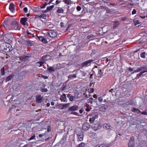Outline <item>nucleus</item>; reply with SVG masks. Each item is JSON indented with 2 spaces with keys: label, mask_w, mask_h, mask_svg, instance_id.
<instances>
[{
  "label": "nucleus",
  "mask_w": 147,
  "mask_h": 147,
  "mask_svg": "<svg viewBox=\"0 0 147 147\" xmlns=\"http://www.w3.org/2000/svg\"><path fill=\"white\" fill-rule=\"evenodd\" d=\"M20 29V27L18 25V24L16 21H13L11 24V28L10 30H19Z\"/></svg>",
  "instance_id": "obj_1"
},
{
  "label": "nucleus",
  "mask_w": 147,
  "mask_h": 147,
  "mask_svg": "<svg viewBox=\"0 0 147 147\" xmlns=\"http://www.w3.org/2000/svg\"><path fill=\"white\" fill-rule=\"evenodd\" d=\"M93 61V60L91 59H89L86 61H85L82 63V67H86L87 66H90L91 62Z\"/></svg>",
  "instance_id": "obj_2"
},
{
  "label": "nucleus",
  "mask_w": 147,
  "mask_h": 147,
  "mask_svg": "<svg viewBox=\"0 0 147 147\" xmlns=\"http://www.w3.org/2000/svg\"><path fill=\"white\" fill-rule=\"evenodd\" d=\"M28 55H22L19 57L20 60L21 61L23 62L28 61L29 60V58L30 57V55L29 54H28Z\"/></svg>",
  "instance_id": "obj_3"
},
{
  "label": "nucleus",
  "mask_w": 147,
  "mask_h": 147,
  "mask_svg": "<svg viewBox=\"0 0 147 147\" xmlns=\"http://www.w3.org/2000/svg\"><path fill=\"white\" fill-rule=\"evenodd\" d=\"M48 34L51 38H55L57 36V33L56 32L53 30H49L47 32Z\"/></svg>",
  "instance_id": "obj_4"
},
{
  "label": "nucleus",
  "mask_w": 147,
  "mask_h": 147,
  "mask_svg": "<svg viewBox=\"0 0 147 147\" xmlns=\"http://www.w3.org/2000/svg\"><path fill=\"white\" fill-rule=\"evenodd\" d=\"M135 144V140L134 137L132 136L130 137L129 143H128V146L129 147H134Z\"/></svg>",
  "instance_id": "obj_5"
},
{
  "label": "nucleus",
  "mask_w": 147,
  "mask_h": 147,
  "mask_svg": "<svg viewBox=\"0 0 147 147\" xmlns=\"http://www.w3.org/2000/svg\"><path fill=\"white\" fill-rule=\"evenodd\" d=\"M47 132L46 131L44 133L40 134L38 136L40 138H42V139L43 140H48L49 138H47V137H48V134H47Z\"/></svg>",
  "instance_id": "obj_6"
},
{
  "label": "nucleus",
  "mask_w": 147,
  "mask_h": 147,
  "mask_svg": "<svg viewBox=\"0 0 147 147\" xmlns=\"http://www.w3.org/2000/svg\"><path fill=\"white\" fill-rule=\"evenodd\" d=\"M75 132L77 136L84 134L82 130L80 127H77L76 129Z\"/></svg>",
  "instance_id": "obj_7"
},
{
  "label": "nucleus",
  "mask_w": 147,
  "mask_h": 147,
  "mask_svg": "<svg viewBox=\"0 0 147 147\" xmlns=\"http://www.w3.org/2000/svg\"><path fill=\"white\" fill-rule=\"evenodd\" d=\"M133 102L131 100H129L128 102L124 103L123 104V107H128L129 105H133Z\"/></svg>",
  "instance_id": "obj_8"
},
{
  "label": "nucleus",
  "mask_w": 147,
  "mask_h": 147,
  "mask_svg": "<svg viewBox=\"0 0 147 147\" xmlns=\"http://www.w3.org/2000/svg\"><path fill=\"white\" fill-rule=\"evenodd\" d=\"M43 97L41 95H37L36 97V102L38 103H40Z\"/></svg>",
  "instance_id": "obj_9"
},
{
  "label": "nucleus",
  "mask_w": 147,
  "mask_h": 147,
  "mask_svg": "<svg viewBox=\"0 0 147 147\" xmlns=\"http://www.w3.org/2000/svg\"><path fill=\"white\" fill-rule=\"evenodd\" d=\"M4 27L5 28L8 27L9 26V19L8 18H6L3 23Z\"/></svg>",
  "instance_id": "obj_10"
},
{
  "label": "nucleus",
  "mask_w": 147,
  "mask_h": 147,
  "mask_svg": "<svg viewBox=\"0 0 147 147\" xmlns=\"http://www.w3.org/2000/svg\"><path fill=\"white\" fill-rule=\"evenodd\" d=\"M103 127L104 129L109 131L112 130V127L110 124H104L103 125Z\"/></svg>",
  "instance_id": "obj_11"
},
{
  "label": "nucleus",
  "mask_w": 147,
  "mask_h": 147,
  "mask_svg": "<svg viewBox=\"0 0 147 147\" xmlns=\"http://www.w3.org/2000/svg\"><path fill=\"white\" fill-rule=\"evenodd\" d=\"M88 136L91 138H94L97 137V135L96 133H95L91 131L89 133Z\"/></svg>",
  "instance_id": "obj_12"
},
{
  "label": "nucleus",
  "mask_w": 147,
  "mask_h": 147,
  "mask_svg": "<svg viewBox=\"0 0 147 147\" xmlns=\"http://www.w3.org/2000/svg\"><path fill=\"white\" fill-rule=\"evenodd\" d=\"M90 127V125L88 123H86L83 125L82 128L83 130H87L89 129Z\"/></svg>",
  "instance_id": "obj_13"
},
{
  "label": "nucleus",
  "mask_w": 147,
  "mask_h": 147,
  "mask_svg": "<svg viewBox=\"0 0 147 147\" xmlns=\"http://www.w3.org/2000/svg\"><path fill=\"white\" fill-rule=\"evenodd\" d=\"M78 105H74L69 107L68 109V111H75L78 110Z\"/></svg>",
  "instance_id": "obj_14"
},
{
  "label": "nucleus",
  "mask_w": 147,
  "mask_h": 147,
  "mask_svg": "<svg viewBox=\"0 0 147 147\" xmlns=\"http://www.w3.org/2000/svg\"><path fill=\"white\" fill-rule=\"evenodd\" d=\"M48 67L47 70L50 73H51L55 71L57 69L56 68H54L52 66L49 67V65H47Z\"/></svg>",
  "instance_id": "obj_15"
},
{
  "label": "nucleus",
  "mask_w": 147,
  "mask_h": 147,
  "mask_svg": "<svg viewBox=\"0 0 147 147\" xmlns=\"http://www.w3.org/2000/svg\"><path fill=\"white\" fill-rule=\"evenodd\" d=\"M10 10L13 13H14L15 11V5L12 3H10Z\"/></svg>",
  "instance_id": "obj_16"
},
{
  "label": "nucleus",
  "mask_w": 147,
  "mask_h": 147,
  "mask_svg": "<svg viewBox=\"0 0 147 147\" xmlns=\"http://www.w3.org/2000/svg\"><path fill=\"white\" fill-rule=\"evenodd\" d=\"M98 117V115L97 114L93 116L92 118L90 119L89 121L91 123H93L95 119L97 118Z\"/></svg>",
  "instance_id": "obj_17"
},
{
  "label": "nucleus",
  "mask_w": 147,
  "mask_h": 147,
  "mask_svg": "<svg viewBox=\"0 0 147 147\" xmlns=\"http://www.w3.org/2000/svg\"><path fill=\"white\" fill-rule=\"evenodd\" d=\"M47 16L45 14H43L39 16L38 15H37L36 16L35 18L36 19L38 18H43L45 19H46Z\"/></svg>",
  "instance_id": "obj_18"
},
{
  "label": "nucleus",
  "mask_w": 147,
  "mask_h": 147,
  "mask_svg": "<svg viewBox=\"0 0 147 147\" xmlns=\"http://www.w3.org/2000/svg\"><path fill=\"white\" fill-rule=\"evenodd\" d=\"M140 69L141 72H144V73L147 72V66H142Z\"/></svg>",
  "instance_id": "obj_19"
},
{
  "label": "nucleus",
  "mask_w": 147,
  "mask_h": 147,
  "mask_svg": "<svg viewBox=\"0 0 147 147\" xmlns=\"http://www.w3.org/2000/svg\"><path fill=\"white\" fill-rule=\"evenodd\" d=\"M60 100L61 101H63L65 102H67V100L65 94H63L61 96Z\"/></svg>",
  "instance_id": "obj_20"
},
{
  "label": "nucleus",
  "mask_w": 147,
  "mask_h": 147,
  "mask_svg": "<svg viewBox=\"0 0 147 147\" xmlns=\"http://www.w3.org/2000/svg\"><path fill=\"white\" fill-rule=\"evenodd\" d=\"M28 21V18H22L20 20V22L23 25L26 24V22Z\"/></svg>",
  "instance_id": "obj_21"
},
{
  "label": "nucleus",
  "mask_w": 147,
  "mask_h": 147,
  "mask_svg": "<svg viewBox=\"0 0 147 147\" xmlns=\"http://www.w3.org/2000/svg\"><path fill=\"white\" fill-rule=\"evenodd\" d=\"M51 57L50 56L48 55H45L43 56L41 58V59L42 60H44L45 61H47L49 59H50Z\"/></svg>",
  "instance_id": "obj_22"
},
{
  "label": "nucleus",
  "mask_w": 147,
  "mask_h": 147,
  "mask_svg": "<svg viewBox=\"0 0 147 147\" xmlns=\"http://www.w3.org/2000/svg\"><path fill=\"white\" fill-rule=\"evenodd\" d=\"M69 103H65L62 105L63 107L61 108V109H65L69 106Z\"/></svg>",
  "instance_id": "obj_23"
},
{
  "label": "nucleus",
  "mask_w": 147,
  "mask_h": 147,
  "mask_svg": "<svg viewBox=\"0 0 147 147\" xmlns=\"http://www.w3.org/2000/svg\"><path fill=\"white\" fill-rule=\"evenodd\" d=\"M26 42L28 46L31 47L33 45V43L29 40H26Z\"/></svg>",
  "instance_id": "obj_24"
},
{
  "label": "nucleus",
  "mask_w": 147,
  "mask_h": 147,
  "mask_svg": "<svg viewBox=\"0 0 147 147\" xmlns=\"http://www.w3.org/2000/svg\"><path fill=\"white\" fill-rule=\"evenodd\" d=\"M64 12V10L62 9V8L59 7L57 11V12L59 13H62Z\"/></svg>",
  "instance_id": "obj_25"
},
{
  "label": "nucleus",
  "mask_w": 147,
  "mask_h": 147,
  "mask_svg": "<svg viewBox=\"0 0 147 147\" xmlns=\"http://www.w3.org/2000/svg\"><path fill=\"white\" fill-rule=\"evenodd\" d=\"M132 111L134 113H136L138 114L140 112V111L139 109L135 108H132Z\"/></svg>",
  "instance_id": "obj_26"
},
{
  "label": "nucleus",
  "mask_w": 147,
  "mask_h": 147,
  "mask_svg": "<svg viewBox=\"0 0 147 147\" xmlns=\"http://www.w3.org/2000/svg\"><path fill=\"white\" fill-rule=\"evenodd\" d=\"M69 80L68 79V80L67 81H66L64 83L63 85V87L62 89V91L66 89V88L67 87V86H66L67 83Z\"/></svg>",
  "instance_id": "obj_27"
},
{
  "label": "nucleus",
  "mask_w": 147,
  "mask_h": 147,
  "mask_svg": "<svg viewBox=\"0 0 147 147\" xmlns=\"http://www.w3.org/2000/svg\"><path fill=\"white\" fill-rule=\"evenodd\" d=\"M54 6L52 5L51 6H48L47 7V10L48 12L51 11L54 8Z\"/></svg>",
  "instance_id": "obj_28"
},
{
  "label": "nucleus",
  "mask_w": 147,
  "mask_h": 147,
  "mask_svg": "<svg viewBox=\"0 0 147 147\" xmlns=\"http://www.w3.org/2000/svg\"><path fill=\"white\" fill-rule=\"evenodd\" d=\"M77 136L80 141H82L83 140V137L84 136V134L78 135Z\"/></svg>",
  "instance_id": "obj_29"
},
{
  "label": "nucleus",
  "mask_w": 147,
  "mask_h": 147,
  "mask_svg": "<svg viewBox=\"0 0 147 147\" xmlns=\"http://www.w3.org/2000/svg\"><path fill=\"white\" fill-rule=\"evenodd\" d=\"M68 78L72 79L73 78H75L76 77V75L75 74H71L68 76Z\"/></svg>",
  "instance_id": "obj_30"
},
{
  "label": "nucleus",
  "mask_w": 147,
  "mask_h": 147,
  "mask_svg": "<svg viewBox=\"0 0 147 147\" xmlns=\"http://www.w3.org/2000/svg\"><path fill=\"white\" fill-rule=\"evenodd\" d=\"M119 24L118 21H115L114 24L113 26V28H116Z\"/></svg>",
  "instance_id": "obj_31"
},
{
  "label": "nucleus",
  "mask_w": 147,
  "mask_h": 147,
  "mask_svg": "<svg viewBox=\"0 0 147 147\" xmlns=\"http://www.w3.org/2000/svg\"><path fill=\"white\" fill-rule=\"evenodd\" d=\"M99 147H108V144L103 143L100 145L99 144Z\"/></svg>",
  "instance_id": "obj_32"
},
{
  "label": "nucleus",
  "mask_w": 147,
  "mask_h": 147,
  "mask_svg": "<svg viewBox=\"0 0 147 147\" xmlns=\"http://www.w3.org/2000/svg\"><path fill=\"white\" fill-rule=\"evenodd\" d=\"M103 74V72H102L101 70L100 69L98 71V75L99 77H101Z\"/></svg>",
  "instance_id": "obj_33"
},
{
  "label": "nucleus",
  "mask_w": 147,
  "mask_h": 147,
  "mask_svg": "<svg viewBox=\"0 0 147 147\" xmlns=\"http://www.w3.org/2000/svg\"><path fill=\"white\" fill-rule=\"evenodd\" d=\"M1 72L2 75H4L5 74V69L4 67H3L1 69Z\"/></svg>",
  "instance_id": "obj_34"
},
{
  "label": "nucleus",
  "mask_w": 147,
  "mask_h": 147,
  "mask_svg": "<svg viewBox=\"0 0 147 147\" xmlns=\"http://www.w3.org/2000/svg\"><path fill=\"white\" fill-rule=\"evenodd\" d=\"M85 146V144L84 143L82 142L79 144L76 147H84Z\"/></svg>",
  "instance_id": "obj_35"
},
{
  "label": "nucleus",
  "mask_w": 147,
  "mask_h": 147,
  "mask_svg": "<svg viewBox=\"0 0 147 147\" xmlns=\"http://www.w3.org/2000/svg\"><path fill=\"white\" fill-rule=\"evenodd\" d=\"M144 73V72H140L139 74H137L136 76V78H138L142 74Z\"/></svg>",
  "instance_id": "obj_36"
},
{
  "label": "nucleus",
  "mask_w": 147,
  "mask_h": 147,
  "mask_svg": "<svg viewBox=\"0 0 147 147\" xmlns=\"http://www.w3.org/2000/svg\"><path fill=\"white\" fill-rule=\"evenodd\" d=\"M43 43L46 44L48 42L46 38H45L44 37L43 38L42 40L41 41Z\"/></svg>",
  "instance_id": "obj_37"
},
{
  "label": "nucleus",
  "mask_w": 147,
  "mask_h": 147,
  "mask_svg": "<svg viewBox=\"0 0 147 147\" xmlns=\"http://www.w3.org/2000/svg\"><path fill=\"white\" fill-rule=\"evenodd\" d=\"M145 53L143 52L140 54L141 57L142 58H145Z\"/></svg>",
  "instance_id": "obj_38"
},
{
  "label": "nucleus",
  "mask_w": 147,
  "mask_h": 147,
  "mask_svg": "<svg viewBox=\"0 0 147 147\" xmlns=\"http://www.w3.org/2000/svg\"><path fill=\"white\" fill-rule=\"evenodd\" d=\"M100 111L104 112L105 110V108L104 106H102L100 108Z\"/></svg>",
  "instance_id": "obj_39"
},
{
  "label": "nucleus",
  "mask_w": 147,
  "mask_h": 147,
  "mask_svg": "<svg viewBox=\"0 0 147 147\" xmlns=\"http://www.w3.org/2000/svg\"><path fill=\"white\" fill-rule=\"evenodd\" d=\"M48 5V3L47 2H45V4L42 5V6H40V7L41 8H44L46 6Z\"/></svg>",
  "instance_id": "obj_40"
},
{
  "label": "nucleus",
  "mask_w": 147,
  "mask_h": 147,
  "mask_svg": "<svg viewBox=\"0 0 147 147\" xmlns=\"http://www.w3.org/2000/svg\"><path fill=\"white\" fill-rule=\"evenodd\" d=\"M48 90L46 88H41V91L42 92H46L48 91Z\"/></svg>",
  "instance_id": "obj_41"
},
{
  "label": "nucleus",
  "mask_w": 147,
  "mask_h": 147,
  "mask_svg": "<svg viewBox=\"0 0 147 147\" xmlns=\"http://www.w3.org/2000/svg\"><path fill=\"white\" fill-rule=\"evenodd\" d=\"M80 72L81 75L83 76H85L86 74L83 71L80 70Z\"/></svg>",
  "instance_id": "obj_42"
},
{
  "label": "nucleus",
  "mask_w": 147,
  "mask_h": 147,
  "mask_svg": "<svg viewBox=\"0 0 147 147\" xmlns=\"http://www.w3.org/2000/svg\"><path fill=\"white\" fill-rule=\"evenodd\" d=\"M70 0H65L64 2L66 4L69 5L70 4Z\"/></svg>",
  "instance_id": "obj_43"
},
{
  "label": "nucleus",
  "mask_w": 147,
  "mask_h": 147,
  "mask_svg": "<svg viewBox=\"0 0 147 147\" xmlns=\"http://www.w3.org/2000/svg\"><path fill=\"white\" fill-rule=\"evenodd\" d=\"M121 134H118L116 136L115 139H118L119 138H121Z\"/></svg>",
  "instance_id": "obj_44"
},
{
  "label": "nucleus",
  "mask_w": 147,
  "mask_h": 147,
  "mask_svg": "<svg viewBox=\"0 0 147 147\" xmlns=\"http://www.w3.org/2000/svg\"><path fill=\"white\" fill-rule=\"evenodd\" d=\"M93 100V98H89V99L88 100V102H90L91 104H92V100Z\"/></svg>",
  "instance_id": "obj_45"
},
{
  "label": "nucleus",
  "mask_w": 147,
  "mask_h": 147,
  "mask_svg": "<svg viewBox=\"0 0 147 147\" xmlns=\"http://www.w3.org/2000/svg\"><path fill=\"white\" fill-rule=\"evenodd\" d=\"M36 63L39 64H40V65L39 66V67L42 66L43 64V63L42 61H39L37 62Z\"/></svg>",
  "instance_id": "obj_46"
},
{
  "label": "nucleus",
  "mask_w": 147,
  "mask_h": 147,
  "mask_svg": "<svg viewBox=\"0 0 147 147\" xmlns=\"http://www.w3.org/2000/svg\"><path fill=\"white\" fill-rule=\"evenodd\" d=\"M75 98V97L74 96H71L70 97V98H69V100L71 101H72L73 100H74V98Z\"/></svg>",
  "instance_id": "obj_47"
},
{
  "label": "nucleus",
  "mask_w": 147,
  "mask_h": 147,
  "mask_svg": "<svg viewBox=\"0 0 147 147\" xmlns=\"http://www.w3.org/2000/svg\"><path fill=\"white\" fill-rule=\"evenodd\" d=\"M140 23V22H139V21L138 20L134 22V25L136 26L139 24Z\"/></svg>",
  "instance_id": "obj_48"
},
{
  "label": "nucleus",
  "mask_w": 147,
  "mask_h": 147,
  "mask_svg": "<svg viewBox=\"0 0 147 147\" xmlns=\"http://www.w3.org/2000/svg\"><path fill=\"white\" fill-rule=\"evenodd\" d=\"M51 131V127L50 126H48L47 129V132H50Z\"/></svg>",
  "instance_id": "obj_49"
},
{
  "label": "nucleus",
  "mask_w": 147,
  "mask_h": 147,
  "mask_svg": "<svg viewBox=\"0 0 147 147\" xmlns=\"http://www.w3.org/2000/svg\"><path fill=\"white\" fill-rule=\"evenodd\" d=\"M7 44H8V47L7 48H5V47L4 48L3 47L2 49V50H7V49H8V51H9V45H9V44L8 43H7Z\"/></svg>",
  "instance_id": "obj_50"
},
{
  "label": "nucleus",
  "mask_w": 147,
  "mask_h": 147,
  "mask_svg": "<svg viewBox=\"0 0 147 147\" xmlns=\"http://www.w3.org/2000/svg\"><path fill=\"white\" fill-rule=\"evenodd\" d=\"M99 61H100V60H98V61H96L95 62V64L97 65H98V66H100V63H100L99 64Z\"/></svg>",
  "instance_id": "obj_51"
},
{
  "label": "nucleus",
  "mask_w": 147,
  "mask_h": 147,
  "mask_svg": "<svg viewBox=\"0 0 147 147\" xmlns=\"http://www.w3.org/2000/svg\"><path fill=\"white\" fill-rule=\"evenodd\" d=\"M81 9V7L80 6H77L76 7V9L78 11H80Z\"/></svg>",
  "instance_id": "obj_52"
},
{
  "label": "nucleus",
  "mask_w": 147,
  "mask_h": 147,
  "mask_svg": "<svg viewBox=\"0 0 147 147\" xmlns=\"http://www.w3.org/2000/svg\"><path fill=\"white\" fill-rule=\"evenodd\" d=\"M71 114H74L76 115H79L78 113L76 112H72L71 113Z\"/></svg>",
  "instance_id": "obj_53"
},
{
  "label": "nucleus",
  "mask_w": 147,
  "mask_h": 147,
  "mask_svg": "<svg viewBox=\"0 0 147 147\" xmlns=\"http://www.w3.org/2000/svg\"><path fill=\"white\" fill-rule=\"evenodd\" d=\"M37 37L38 38L39 40L41 41L42 40L43 38H44V37L42 36H38Z\"/></svg>",
  "instance_id": "obj_54"
},
{
  "label": "nucleus",
  "mask_w": 147,
  "mask_h": 147,
  "mask_svg": "<svg viewBox=\"0 0 147 147\" xmlns=\"http://www.w3.org/2000/svg\"><path fill=\"white\" fill-rule=\"evenodd\" d=\"M140 72V68L138 69H136V70H134V71L133 73H137V72Z\"/></svg>",
  "instance_id": "obj_55"
},
{
  "label": "nucleus",
  "mask_w": 147,
  "mask_h": 147,
  "mask_svg": "<svg viewBox=\"0 0 147 147\" xmlns=\"http://www.w3.org/2000/svg\"><path fill=\"white\" fill-rule=\"evenodd\" d=\"M136 10L135 9H134L132 11V15H134L135 14H136Z\"/></svg>",
  "instance_id": "obj_56"
},
{
  "label": "nucleus",
  "mask_w": 147,
  "mask_h": 147,
  "mask_svg": "<svg viewBox=\"0 0 147 147\" xmlns=\"http://www.w3.org/2000/svg\"><path fill=\"white\" fill-rule=\"evenodd\" d=\"M84 109L83 108H81L80 110H79V112L80 114H82V112L84 111Z\"/></svg>",
  "instance_id": "obj_57"
},
{
  "label": "nucleus",
  "mask_w": 147,
  "mask_h": 147,
  "mask_svg": "<svg viewBox=\"0 0 147 147\" xmlns=\"http://www.w3.org/2000/svg\"><path fill=\"white\" fill-rule=\"evenodd\" d=\"M35 137V135H33L31 137H30V138L29 140H31L33 139H34V138Z\"/></svg>",
  "instance_id": "obj_58"
},
{
  "label": "nucleus",
  "mask_w": 147,
  "mask_h": 147,
  "mask_svg": "<svg viewBox=\"0 0 147 147\" xmlns=\"http://www.w3.org/2000/svg\"><path fill=\"white\" fill-rule=\"evenodd\" d=\"M141 113L143 115H147V112L146 111L142 112H141Z\"/></svg>",
  "instance_id": "obj_59"
},
{
  "label": "nucleus",
  "mask_w": 147,
  "mask_h": 147,
  "mask_svg": "<svg viewBox=\"0 0 147 147\" xmlns=\"http://www.w3.org/2000/svg\"><path fill=\"white\" fill-rule=\"evenodd\" d=\"M24 11L25 13H26L28 11V9L27 7H24Z\"/></svg>",
  "instance_id": "obj_60"
},
{
  "label": "nucleus",
  "mask_w": 147,
  "mask_h": 147,
  "mask_svg": "<svg viewBox=\"0 0 147 147\" xmlns=\"http://www.w3.org/2000/svg\"><path fill=\"white\" fill-rule=\"evenodd\" d=\"M126 19V18L125 17L121 18V21L125 20Z\"/></svg>",
  "instance_id": "obj_61"
},
{
  "label": "nucleus",
  "mask_w": 147,
  "mask_h": 147,
  "mask_svg": "<svg viewBox=\"0 0 147 147\" xmlns=\"http://www.w3.org/2000/svg\"><path fill=\"white\" fill-rule=\"evenodd\" d=\"M5 81L6 82H7L9 81V76H8L7 78L5 79Z\"/></svg>",
  "instance_id": "obj_62"
},
{
  "label": "nucleus",
  "mask_w": 147,
  "mask_h": 147,
  "mask_svg": "<svg viewBox=\"0 0 147 147\" xmlns=\"http://www.w3.org/2000/svg\"><path fill=\"white\" fill-rule=\"evenodd\" d=\"M61 1L57 0L55 3L56 5H57L58 4L60 3L61 2Z\"/></svg>",
  "instance_id": "obj_63"
},
{
  "label": "nucleus",
  "mask_w": 147,
  "mask_h": 147,
  "mask_svg": "<svg viewBox=\"0 0 147 147\" xmlns=\"http://www.w3.org/2000/svg\"><path fill=\"white\" fill-rule=\"evenodd\" d=\"M98 100L100 102H101L102 101L103 99L101 97H99L98 99Z\"/></svg>",
  "instance_id": "obj_64"
}]
</instances>
